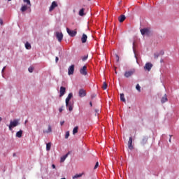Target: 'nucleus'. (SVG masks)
I'll return each instance as SVG.
<instances>
[{
  "label": "nucleus",
  "mask_w": 179,
  "mask_h": 179,
  "mask_svg": "<svg viewBox=\"0 0 179 179\" xmlns=\"http://www.w3.org/2000/svg\"><path fill=\"white\" fill-rule=\"evenodd\" d=\"M97 167H99V162H96L95 166H94V170H96V169H97Z\"/></svg>",
  "instance_id": "obj_36"
},
{
  "label": "nucleus",
  "mask_w": 179,
  "mask_h": 179,
  "mask_svg": "<svg viewBox=\"0 0 179 179\" xmlns=\"http://www.w3.org/2000/svg\"><path fill=\"white\" fill-rule=\"evenodd\" d=\"M12 1V0H8V1Z\"/></svg>",
  "instance_id": "obj_47"
},
{
  "label": "nucleus",
  "mask_w": 179,
  "mask_h": 179,
  "mask_svg": "<svg viewBox=\"0 0 179 179\" xmlns=\"http://www.w3.org/2000/svg\"><path fill=\"white\" fill-rule=\"evenodd\" d=\"M134 73H135V70H130L124 73V76L125 78H129L130 76H132Z\"/></svg>",
  "instance_id": "obj_8"
},
{
  "label": "nucleus",
  "mask_w": 179,
  "mask_h": 179,
  "mask_svg": "<svg viewBox=\"0 0 179 179\" xmlns=\"http://www.w3.org/2000/svg\"><path fill=\"white\" fill-rule=\"evenodd\" d=\"M57 6H58V4L57 3V1L52 2V4L49 8L50 12H52V10H54V9H55V8H57Z\"/></svg>",
  "instance_id": "obj_10"
},
{
  "label": "nucleus",
  "mask_w": 179,
  "mask_h": 179,
  "mask_svg": "<svg viewBox=\"0 0 179 179\" xmlns=\"http://www.w3.org/2000/svg\"><path fill=\"white\" fill-rule=\"evenodd\" d=\"M81 41L83 43H86V41H87V34H83V36L81 38Z\"/></svg>",
  "instance_id": "obj_16"
},
{
  "label": "nucleus",
  "mask_w": 179,
  "mask_h": 179,
  "mask_svg": "<svg viewBox=\"0 0 179 179\" xmlns=\"http://www.w3.org/2000/svg\"><path fill=\"white\" fill-rule=\"evenodd\" d=\"M80 177H82V174H81V173H80V174H76V175H75L74 176H73V179L79 178H80Z\"/></svg>",
  "instance_id": "obj_30"
},
{
  "label": "nucleus",
  "mask_w": 179,
  "mask_h": 179,
  "mask_svg": "<svg viewBox=\"0 0 179 179\" xmlns=\"http://www.w3.org/2000/svg\"><path fill=\"white\" fill-rule=\"evenodd\" d=\"M95 111H96V113H99V111H100V110H95Z\"/></svg>",
  "instance_id": "obj_46"
},
{
  "label": "nucleus",
  "mask_w": 179,
  "mask_h": 179,
  "mask_svg": "<svg viewBox=\"0 0 179 179\" xmlns=\"http://www.w3.org/2000/svg\"><path fill=\"white\" fill-rule=\"evenodd\" d=\"M22 135H23V131L22 130H20L19 131H17L16 133V137L17 138H22Z\"/></svg>",
  "instance_id": "obj_20"
},
{
  "label": "nucleus",
  "mask_w": 179,
  "mask_h": 179,
  "mask_svg": "<svg viewBox=\"0 0 179 179\" xmlns=\"http://www.w3.org/2000/svg\"><path fill=\"white\" fill-rule=\"evenodd\" d=\"M79 15L80 16H84L85 15V8H81L79 11Z\"/></svg>",
  "instance_id": "obj_25"
},
{
  "label": "nucleus",
  "mask_w": 179,
  "mask_h": 179,
  "mask_svg": "<svg viewBox=\"0 0 179 179\" xmlns=\"http://www.w3.org/2000/svg\"><path fill=\"white\" fill-rule=\"evenodd\" d=\"M148 143V138L144 137L141 141L142 145H145V143Z\"/></svg>",
  "instance_id": "obj_28"
},
{
  "label": "nucleus",
  "mask_w": 179,
  "mask_h": 179,
  "mask_svg": "<svg viewBox=\"0 0 179 179\" xmlns=\"http://www.w3.org/2000/svg\"><path fill=\"white\" fill-rule=\"evenodd\" d=\"M126 17L124 15H122L121 16L119 17V22L120 23H122V22H124V20H125Z\"/></svg>",
  "instance_id": "obj_21"
},
{
  "label": "nucleus",
  "mask_w": 179,
  "mask_h": 179,
  "mask_svg": "<svg viewBox=\"0 0 179 179\" xmlns=\"http://www.w3.org/2000/svg\"><path fill=\"white\" fill-rule=\"evenodd\" d=\"M107 87H108L107 83L104 82L102 86V89H103V90H106Z\"/></svg>",
  "instance_id": "obj_31"
},
{
  "label": "nucleus",
  "mask_w": 179,
  "mask_h": 179,
  "mask_svg": "<svg viewBox=\"0 0 179 179\" xmlns=\"http://www.w3.org/2000/svg\"><path fill=\"white\" fill-rule=\"evenodd\" d=\"M25 48L27 50H31V45H30V43H29V42H27L25 43Z\"/></svg>",
  "instance_id": "obj_23"
},
{
  "label": "nucleus",
  "mask_w": 179,
  "mask_h": 179,
  "mask_svg": "<svg viewBox=\"0 0 179 179\" xmlns=\"http://www.w3.org/2000/svg\"><path fill=\"white\" fill-rule=\"evenodd\" d=\"M79 129V127L76 126L73 129V135H76V134H78V130Z\"/></svg>",
  "instance_id": "obj_24"
},
{
  "label": "nucleus",
  "mask_w": 179,
  "mask_h": 179,
  "mask_svg": "<svg viewBox=\"0 0 179 179\" xmlns=\"http://www.w3.org/2000/svg\"><path fill=\"white\" fill-rule=\"evenodd\" d=\"M34 70V69L33 67H29L28 69L29 72H30L31 73V72H33Z\"/></svg>",
  "instance_id": "obj_35"
},
{
  "label": "nucleus",
  "mask_w": 179,
  "mask_h": 179,
  "mask_svg": "<svg viewBox=\"0 0 179 179\" xmlns=\"http://www.w3.org/2000/svg\"><path fill=\"white\" fill-rule=\"evenodd\" d=\"M72 97H73V94L69 93L68 96L66 99V103H68V101H71V99H72Z\"/></svg>",
  "instance_id": "obj_17"
},
{
  "label": "nucleus",
  "mask_w": 179,
  "mask_h": 179,
  "mask_svg": "<svg viewBox=\"0 0 179 179\" xmlns=\"http://www.w3.org/2000/svg\"><path fill=\"white\" fill-rule=\"evenodd\" d=\"M66 107L69 108V111L73 110V102L69 101L68 103L66 102Z\"/></svg>",
  "instance_id": "obj_6"
},
{
  "label": "nucleus",
  "mask_w": 179,
  "mask_h": 179,
  "mask_svg": "<svg viewBox=\"0 0 179 179\" xmlns=\"http://www.w3.org/2000/svg\"><path fill=\"white\" fill-rule=\"evenodd\" d=\"M24 1V2L25 3H27V5L28 6H31V3L30 2V0H23Z\"/></svg>",
  "instance_id": "obj_29"
},
{
  "label": "nucleus",
  "mask_w": 179,
  "mask_h": 179,
  "mask_svg": "<svg viewBox=\"0 0 179 179\" xmlns=\"http://www.w3.org/2000/svg\"><path fill=\"white\" fill-rule=\"evenodd\" d=\"M136 90H138V92H141V86L139 85V84H137L136 85Z\"/></svg>",
  "instance_id": "obj_32"
},
{
  "label": "nucleus",
  "mask_w": 179,
  "mask_h": 179,
  "mask_svg": "<svg viewBox=\"0 0 179 179\" xmlns=\"http://www.w3.org/2000/svg\"><path fill=\"white\" fill-rule=\"evenodd\" d=\"M68 138H69V131H66L65 134V138L68 139Z\"/></svg>",
  "instance_id": "obj_34"
},
{
  "label": "nucleus",
  "mask_w": 179,
  "mask_h": 179,
  "mask_svg": "<svg viewBox=\"0 0 179 179\" xmlns=\"http://www.w3.org/2000/svg\"><path fill=\"white\" fill-rule=\"evenodd\" d=\"M128 147L130 150H132L134 149V146H132V137H129V141H128Z\"/></svg>",
  "instance_id": "obj_13"
},
{
  "label": "nucleus",
  "mask_w": 179,
  "mask_h": 179,
  "mask_svg": "<svg viewBox=\"0 0 179 179\" xmlns=\"http://www.w3.org/2000/svg\"><path fill=\"white\" fill-rule=\"evenodd\" d=\"M80 73L83 75V76H86L87 75V66H83L80 69Z\"/></svg>",
  "instance_id": "obj_3"
},
{
  "label": "nucleus",
  "mask_w": 179,
  "mask_h": 179,
  "mask_svg": "<svg viewBox=\"0 0 179 179\" xmlns=\"http://www.w3.org/2000/svg\"><path fill=\"white\" fill-rule=\"evenodd\" d=\"M90 106L91 107H92V106H93V103H92V102H90Z\"/></svg>",
  "instance_id": "obj_44"
},
{
  "label": "nucleus",
  "mask_w": 179,
  "mask_h": 179,
  "mask_svg": "<svg viewBox=\"0 0 179 179\" xmlns=\"http://www.w3.org/2000/svg\"><path fill=\"white\" fill-rule=\"evenodd\" d=\"M30 8L28 5H24L21 7L20 10L21 12H26Z\"/></svg>",
  "instance_id": "obj_14"
},
{
  "label": "nucleus",
  "mask_w": 179,
  "mask_h": 179,
  "mask_svg": "<svg viewBox=\"0 0 179 179\" xmlns=\"http://www.w3.org/2000/svg\"><path fill=\"white\" fill-rule=\"evenodd\" d=\"M171 136H173L172 135H170V138H169V142L171 143Z\"/></svg>",
  "instance_id": "obj_43"
},
{
  "label": "nucleus",
  "mask_w": 179,
  "mask_h": 179,
  "mask_svg": "<svg viewBox=\"0 0 179 179\" xmlns=\"http://www.w3.org/2000/svg\"><path fill=\"white\" fill-rule=\"evenodd\" d=\"M169 99H167V95L165 94L161 99V103H166Z\"/></svg>",
  "instance_id": "obj_19"
},
{
  "label": "nucleus",
  "mask_w": 179,
  "mask_h": 179,
  "mask_svg": "<svg viewBox=\"0 0 179 179\" xmlns=\"http://www.w3.org/2000/svg\"><path fill=\"white\" fill-rule=\"evenodd\" d=\"M66 157H68V154L62 157L60 159V163H64L65 162V160L66 159Z\"/></svg>",
  "instance_id": "obj_22"
},
{
  "label": "nucleus",
  "mask_w": 179,
  "mask_h": 179,
  "mask_svg": "<svg viewBox=\"0 0 179 179\" xmlns=\"http://www.w3.org/2000/svg\"><path fill=\"white\" fill-rule=\"evenodd\" d=\"M116 58H117V61H120V57H118L117 55H116Z\"/></svg>",
  "instance_id": "obj_42"
},
{
  "label": "nucleus",
  "mask_w": 179,
  "mask_h": 179,
  "mask_svg": "<svg viewBox=\"0 0 179 179\" xmlns=\"http://www.w3.org/2000/svg\"><path fill=\"white\" fill-rule=\"evenodd\" d=\"M78 94L80 97H85V96H86V90L80 89L79 90Z\"/></svg>",
  "instance_id": "obj_12"
},
{
  "label": "nucleus",
  "mask_w": 179,
  "mask_h": 179,
  "mask_svg": "<svg viewBox=\"0 0 179 179\" xmlns=\"http://www.w3.org/2000/svg\"><path fill=\"white\" fill-rule=\"evenodd\" d=\"M64 124H65V121L63 120V121L60 122V125L61 126L64 125Z\"/></svg>",
  "instance_id": "obj_38"
},
{
  "label": "nucleus",
  "mask_w": 179,
  "mask_h": 179,
  "mask_svg": "<svg viewBox=\"0 0 179 179\" xmlns=\"http://www.w3.org/2000/svg\"><path fill=\"white\" fill-rule=\"evenodd\" d=\"M120 96L121 101H123V103H125L126 101H125V97L124 96V94H120Z\"/></svg>",
  "instance_id": "obj_26"
},
{
  "label": "nucleus",
  "mask_w": 179,
  "mask_h": 179,
  "mask_svg": "<svg viewBox=\"0 0 179 179\" xmlns=\"http://www.w3.org/2000/svg\"><path fill=\"white\" fill-rule=\"evenodd\" d=\"M142 36H149L150 34V30L148 28H143L141 29Z\"/></svg>",
  "instance_id": "obj_2"
},
{
  "label": "nucleus",
  "mask_w": 179,
  "mask_h": 179,
  "mask_svg": "<svg viewBox=\"0 0 179 179\" xmlns=\"http://www.w3.org/2000/svg\"><path fill=\"white\" fill-rule=\"evenodd\" d=\"M56 37L59 41V43H61V41H62V39L64 38V34H62V32H56Z\"/></svg>",
  "instance_id": "obj_5"
},
{
  "label": "nucleus",
  "mask_w": 179,
  "mask_h": 179,
  "mask_svg": "<svg viewBox=\"0 0 179 179\" xmlns=\"http://www.w3.org/2000/svg\"><path fill=\"white\" fill-rule=\"evenodd\" d=\"M0 24H3V20H2V19L0 18Z\"/></svg>",
  "instance_id": "obj_39"
},
{
  "label": "nucleus",
  "mask_w": 179,
  "mask_h": 179,
  "mask_svg": "<svg viewBox=\"0 0 179 179\" xmlns=\"http://www.w3.org/2000/svg\"><path fill=\"white\" fill-rule=\"evenodd\" d=\"M73 72H75V65L72 64L69 66L68 69V74L69 75H73Z\"/></svg>",
  "instance_id": "obj_9"
},
{
  "label": "nucleus",
  "mask_w": 179,
  "mask_h": 179,
  "mask_svg": "<svg viewBox=\"0 0 179 179\" xmlns=\"http://www.w3.org/2000/svg\"><path fill=\"white\" fill-rule=\"evenodd\" d=\"M52 132V129L51 128V125H48V130L43 131V134H50Z\"/></svg>",
  "instance_id": "obj_18"
},
{
  "label": "nucleus",
  "mask_w": 179,
  "mask_h": 179,
  "mask_svg": "<svg viewBox=\"0 0 179 179\" xmlns=\"http://www.w3.org/2000/svg\"><path fill=\"white\" fill-rule=\"evenodd\" d=\"M66 92V88H65L64 87H61L59 90V93H60L59 97H62V96L65 94Z\"/></svg>",
  "instance_id": "obj_11"
},
{
  "label": "nucleus",
  "mask_w": 179,
  "mask_h": 179,
  "mask_svg": "<svg viewBox=\"0 0 179 179\" xmlns=\"http://www.w3.org/2000/svg\"><path fill=\"white\" fill-rule=\"evenodd\" d=\"M59 113H62V111H64V109H63L62 106L59 108Z\"/></svg>",
  "instance_id": "obj_37"
},
{
  "label": "nucleus",
  "mask_w": 179,
  "mask_h": 179,
  "mask_svg": "<svg viewBox=\"0 0 179 179\" xmlns=\"http://www.w3.org/2000/svg\"><path fill=\"white\" fill-rule=\"evenodd\" d=\"M160 55H164V52L161 51L159 53H155L154 54V58L155 59H157V58H159V57H160Z\"/></svg>",
  "instance_id": "obj_15"
},
{
  "label": "nucleus",
  "mask_w": 179,
  "mask_h": 179,
  "mask_svg": "<svg viewBox=\"0 0 179 179\" xmlns=\"http://www.w3.org/2000/svg\"><path fill=\"white\" fill-rule=\"evenodd\" d=\"M152 67H153V64H152V63L148 62L144 66V69L150 72V71L152 69Z\"/></svg>",
  "instance_id": "obj_7"
},
{
  "label": "nucleus",
  "mask_w": 179,
  "mask_h": 179,
  "mask_svg": "<svg viewBox=\"0 0 179 179\" xmlns=\"http://www.w3.org/2000/svg\"><path fill=\"white\" fill-rule=\"evenodd\" d=\"M66 31L70 37H75V36L78 34V32L76 31H72L69 29V28H66Z\"/></svg>",
  "instance_id": "obj_4"
},
{
  "label": "nucleus",
  "mask_w": 179,
  "mask_h": 179,
  "mask_svg": "<svg viewBox=\"0 0 179 179\" xmlns=\"http://www.w3.org/2000/svg\"><path fill=\"white\" fill-rule=\"evenodd\" d=\"M46 150H51V143H48L46 144Z\"/></svg>",
  "instance_id": "obj_27"
},
{
  "label": "nucleus",
  "mask_w": 179,
  "mask_h": 179,
  "mask_svg": "<svg viewBox=\"0 0 179 179\" xmlns=\"http://www.w3.org/2000/svg\"><path fill=\"white\" fill-rule=\"evenodd\" d=\"M52 169H55V164L52 165Z\"/></svg>",
  "instance_id": "obj_45"
},
{
  "label": "nucleus",
  "mask_w": 179,
  "mask_h": 179,
  "mask_svg": "<svg viewBox=\"0 0 179 179\" xmlns=\"http://www.w3.org/2000/svg\"><path fill=\"white\" fill-rule=\"evenodd\" d=\"M5 69H6V66H4L3 68V69H2V73H3V72H5Z\"/></svg>",
  "instance_id": "obj_40"
},
{
  "label": "nucleus",
  "mask_w": 179,
  "mask_h": 179,
  "mask_svg": "<svg viewBox=\"0 0 179 179\" xmlns=\"http://www.w3.org/2000/svg\"><path fill=\"white\" fill-rule=\"evenodd\" d=\"M88 57H89L88 55L82 57V61H83V62L86 61V59H87Z\"/></svg>",
  "instance_id": "obj_33"
},
{
  "label": "nucleus",
  "mask_w": 179,
  "mask_h": 179,
  "mask_svg": "<svg viewBox=\"0 0 179 179\" xmlns=\"http://www.w3.org/2000/svg\"><path fill=\"white\" fill-rule=\"evenodd\" d=\"M59 59L58 58V57H55V61H56V62H58Z\"/></svg>",
  "instance_id": "obj_41"
},
{
  "label": "nucleus",
  "mask_w": 179,
  "mask_h": 179,
  "mask_svg": "<svg viewBox=\"0 0 179 179\" xmlns=\"http://www.w3.org/2000/svg\"><path fill=\"white\" fill-rule=\"evenodd\" d=\"M26 122H27V121H25V124H26Z\"/></svg>",
  "instance_id": "obj_48"
},
{
  "label": "nucleus",
  "mask_w": 179,
  "mask_h": 179,
  "mask_svg": "<svg viewBox=\"0 0 179 179\" xmlns=\"http://www.w3.org/2000/svg\"><path fill=\"white\" fill-rule=\"evenodd\" d=\"M88 1H90V0H88Z\"/></svg>",
  "instance_id": "obj_49"
},
{
  "label": "nucleus",
  "mask_w": 179,
  "mask_h": 179,
  "mask_svg": "<svg viewBox=\"0 0 179 179\" xmlns=\"http://www.w3.org/2000/svg\"><path fill=\"white\" fill-rule=\"evenodd\" d=\"M19 124V120H14L13 121L10 122V124L8 126L9 130L12 131V128H15V127H17Z\"/></svg>",
  "instance_id": "obj_1"
}]
</instances>
